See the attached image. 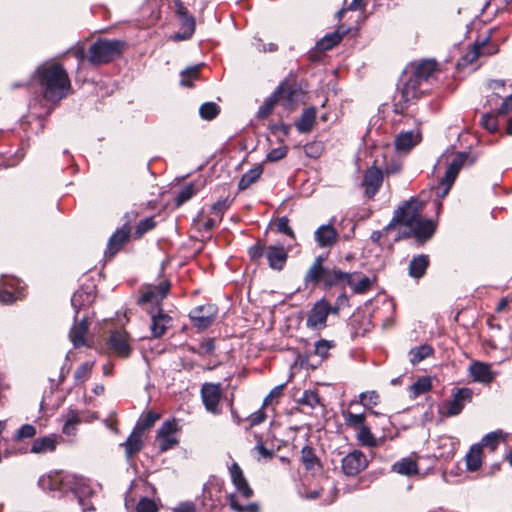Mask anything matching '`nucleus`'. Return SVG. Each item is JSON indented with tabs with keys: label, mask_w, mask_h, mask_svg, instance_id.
I'll use <instances>...</instances> for the list:
<instances>
[{
	"label": "nucleus",
	"mask_w": 512,
	"mask_h": 512,
	"mask_svg": "<svg viewBox=\"0 0 512 512\" xmlns=\"http://www.w3.org/2000/svg\"><path fill=\"white\" fill-rule=\"evenodd\" d=\"M473 392L469 388H459L453 394V398L449 400L445 404L446 415L447 416H456L458 415L462 409L464 408L467 402H470L472 399Z\"/></svg>",
	"instance_id": "9b49d317"
},
{
	"label": "nucleus",
	"mask_w": 512,
	"mask_h": 512,
	"mask_svg": "<svg viewBox=\"0 0 512 512\" xmlns=\"http://www.w3.org/2000/svg\"><path fill=\"white\" fill-rule=\"evenodd\" d=\"M347 274L348 273L342 272L337 268L329 269L326 267L322 282L328 287L346 284Z\"/></svg>",
	"instance_id": "72a5a7b5"
},
{
	"label": "nucleus",
	"mask_w": 512,
	"mask_h": 512,
	"mask_svg": "<svg viewBox=\"0 0 512 512\" xmlns=\"http://www.w3.org/2000/svg\"><path fill=\"white\" fill-rule=\"evenodd\" d=\"M419 130L399 133L395 138V148L401 152H408L421 141Z\"/></svg>",
	"instance_id": "aec40b11"
},
{
	"label": "nucleus",
	"mask_w": 512,
	"mask_h": 512,
	"mask_svg": "<svg viewBox=\"0 0 512 512\" xmlns=\"http://www.w3.org/2000/svg\"><path fill=\"white\" fill-rule=\"evenodd\" d=\"M179 431L176 420L165 421L157 431L156 440L162 452L167 451L178 444L177 434Z\"/></svg>",
	"instance_id": "6e6552de"
},
{
	"label": "nucleus",
	"mask_w": 512,
	"mask_h": 512,
	"mask_svg": "<svg viewBox=\"0 0 512 512\" xmlns=\"http://www.w3.org/2000/svg\"><path fill=\"white\" fill-rule=\"evenodd\" d=\"M338 307L331 308L325 300L318 301L311 309L307 318V327L315 330L323 329L326 326L328 315L337 313Z\"/></svg>",
	"instance_id": "0eeeda50"
},
{
	"label": "nucleus",
	"mask_w": 512,
	"mask_h": 512,
	"mask_svg": "<svg viewBox=\"0 0 512 512\" xmlns=\"http://www.w3.org/2000/svg\"><path fill=\"white\" fill-rule=\"evenodd\" d=\"M287 152L288 148L286 146L274 148L267 154L266 159L269 162H276L283 159L287 155Z\"/></svg>",
	"instance_id": "052dcab7"
},
{
	"label": "nucleus",
	"mask_w": 512,
	"mask_h": 512,
	"mask_svg": "<svg viewBox=\"0 0 512 512\" xmlns=\"http://www.w3.org/2000/svg\"><path fill=\"white\" fill-rule=\"evenodd\" d=\"M392 471L402 476L411 477L419 473V468L415 459L405 457L392 465Z\"/></svg>",
	"instance_id": "bb28decb"
},
{
	"label": "nucleus",
	"mask_w": 512,
	"mask_h": 512,
	"mask_svg": "<svg viewBox=\"0 0 512 512\" xmlns=\"http://www.w3.org/2000/svg\"><path fill=\"white\" fill-rule=\"evenodd\" d=\"M266 258L270 268L281 270L287 260V252L283 246H268L266 250Z\"/></svg>",
	"instance_id": "393cba45"
},
{
	"label": "nucleus",
	"mask_w": 512,
	"mask_h": 512,
	"mask_svg": "<svg viewBox=\"0 0 512 512\" xmlns=\"http://www.w3.org/2000/svg\"><path fill=\"white\" fill-rule=\"evenodd\" d=\"M61 437L57 435H49L34 440L31 446V452L41 454L46 452H53L56 449Z\"/></svg>",
	"instance_id": "a878e982"
},
{
	"label": "nucleus",
	"mask_w": 512,
	"mask_h": 512,
	"mask_svg": "<svg viewBox=\"0 0 512 512\" xmlns=\"http://www.w3.org/2000/svg\"><path fill=\"white\" fill-rule=\"evenodd\" d=\"M228 500L230 507L237 512H259V507L255 503H251L245 506L240 505L235 494H230L228 496Z\"/></svg>",
	"instance_id": "49530a36"
},
{
	"label": "nucleus",
	"mask_w": 512,
	"mask_h": 512,
	"mask_svg": "<svg viewBox=\"0 0 512 512\" xmlns=\"http://www.w3.org/2000/svg\"><path fill=\"white\" fill-rule=\"evenodd\" d=\"M469 373L475 382L483 384L491 383L496 376V373L491 370L489 364L478 361L473 362L469 366Z\"/></svg>",
	"instance_id": "f3484780"
},
{
	"label": "nucleus",
	"mask_w": 512,
	"mask_h": 512,
	"mask_svg": "<svg viewBox=\"0 0 512 512\" xmlns=\"http://www.w3.org/2000/svg\"><path fill=\"white\" fill-rule=\"evenodd\" d=\"M195 193L194 186L189 184L185 186L176 197V205L180 206L186 201H188Z\"/></svg>",
	"instance_id": "bf43d9fd"
},
{
	"label": "nucleus",
	"mask_w": 512,
	"mask_h": 512,
	"mask_svg": "<svg viewBox=\"0 0 512 512\" xmlns=\"http://www.w3.org/2000/svg\"><path fill=\"white\" fill-rule=\"evenodd\" d=\"M436 70V62L425 60L415 69L414 75L404 84L403 88L395 96L394 112L402 114L408 107V104L418 97V86L421 81L427 80Z\"/></svg>",
	"instance_id": "7ed1b4c3"
},
{
	"label": "nucleus",
	"mask_w": 512,
	"mask_h": 512,
	"mask_svg": "<svg viewBox=\"0 0 512 512\" xmlns=\"http://www.w3.org/2000/svg\"><path fill=\"white\" fill-rule=\"evenodd\" d=\"M263 173V168L261 165H257L246 172L240 179L238 187L240 190L247 189L250 185H252Z\"/></svg>",
	"instance_id": "58836bf2"
},
{
	"label": "nucleus",
	"mask_w": 512,
	"mask_h": 512,
	"mask_svg": "<svg viewBox=\"0 0 512 512\" xmlns=\"http://www.w3.org/2000/svg\"><path fill=\"white\" fill-rule=\"evenodd\" d=\"M229 473H230L232 483L235 486V488L237 489V491L239 493H241V495L244 498L249 499L252 496L253 491L250 488V486L243 474L242 469L236 462H233L229 466Z\"/></svg>",
	"instance_id": "4468645a"
},
{
	"label": "nucleus",
	"mask_w": 512,
	"mask_h": 512,
	"mask_svg": "<svg viewBox=\"0 0 512 512\" xmlns=\"http://www.w3.org/2000/svg\"><path fill=\"white\" fill-rule=\"evenodd\" d=\"M345 423L358 430L361 426H365V414H354L350 411H344L342 413Z\"/></svg>",
	"instance_id": "37998d69"
},
{
	"label": "nucleus",
	"mask_w": 512,
	"mask_h": 512,
	"mask_svg": "<svg viewBox=\"0 0 512 512\" xmlns=\"http://www.w3.org/2000/svg\"><path fill=\"white\" fill-rule=\"evenodd\" d=\"M301 460L305 465L306 469H311L314 467L317 458L314 455L313 449L309 446H304L301 450Z\"/></svg>",
	"instance_id": "5fc2aeb1"
},
{
	"label": "nucleus",
	"mask_w": 512,
	"mask_h": 512,
	"mask_svg": "<svg viewBox=\"0 0 512 512\" xmlns=\"http://www.w3.org/2000/svg\"><path fill=\"white\" fill-rule=\"evenodd\" d=\"M216 309L212 305L199 306L190 313V318L194 325L200 329H205L212 324L215 319Z\"/></svg>",
	"instance_id": "ddd939ff"
},
{
	"label": "nucleus",
	"mask_w": 512,
	"mask_h": 512,
	"mask_svg": "<svg viewBox=\"0 0 512 512\" xmlns=\"http://www.w3.org/2000/svg\"><path fill=\"white\" fill-rule=\"evenodd\" d=\"M357 439L362 445L367 447H375L377 445V440L367 425L361 426L357 430Z\"/></svg>",
	"instance_id": "79ce46f5"
},
{
	"label": "nucleus",
	"mask_w": 512,
	"mask_h": 512,
	"mask_svg": "<svg viewBox=\"0 0 512 512\" xmlns=\"http://www.w3.org/2000/svg\"><path fill=\"white\" fill-rule=\"evenodd\" d=\"M109 345L121 357H127L131 352L129 336L125 331L113 332L109 338Z\"/></svg>",
	"instance_id": "a211bd4d"
},
{
	"label": "nucleus",
	"mask_w": 512,
	"mask_h": 512,
	"mask_svg": "<svg viewBox=\"0 0 512 512\" xmlns=\"http://www.w3.org/2000/svg\"><path fill=\"white\" fill-rule=\"evenodd\" d=\"M428 263H429L428 257L425 255H420L418 257L413 258L409 264L410 276L413 278L422 277L426 272Z\"/></svg>",
	"instance_id": "f704fd0d"
},
{
	"label": "nucleus",
	"mask_w": 512,
	"mask_h": 512,
	"mask_svg": "<svg viewBox=\"0 0 512 512\" xmlns=\"http://www.w3.org/2000/svg\"><path fill=\"white\" fill-rule=\"evenodd\" d=\"M129 236L130 227L128 224H124L121 228L117 229L108 241L106 255L113 257L117 252L121 250Z\"/></svg>",
	"instance_id": "6ab92c4d"
},
{
	"label": "nucleus",
	"mask_w": 512,
	"mask_h": 512,
	"mask_svg": "<svg viewBox=\"0 0 512 512\" xmlns=\"http://www.w3.org/2000/svg\"><path fill=\"white\" fill-rule=\"evenodd\" d=\"M481 123L483 127L490 132H495L497 130V120L491 114L483 115Z\"/></svg>",
	"instance_id": "e2e57ef3"
},
{
	"label": "nucleus",
	"mask_w": 512,
	"mask_h": 512,
	"mask_svg": "<svg viewBox=\"0 0 512 512\" xmlns=\"http://www.w3.org/2000/svg\"><path fill=\"white\" fill-rule=\"evenodd\" d=\"M22 292L20 281L13 277L3 276L0 279V302L4 304L13 303L21 298Z\"/></svg>",
	"instance_id": "1a4fd4ad"
},
{
	"label": "nucleus",
	"mask_w": 512,
	"mask_h": 512,
	"mask_svg": "<svg viewBox=\"0 0 512 512\" xmlns=\"http://www.w3.org/2000/svg\"><path fill=\"white\" fill-rule=\"evenodd\" d=\"M266 250L267 247H265L264 245L256 244L250 247L248 252L251 259L257 260L264 255L266 256Z\"/></svg>",
	"instance_id": "69168bd1"
},
{
	"label": "nucleus",
	"mask_w": 512,
	"mask_h": 512,
	"mask_svg": "<svg viewBox=\"0 0 512 512\" xmlns=\"http://www.w3.org/2000/svg\"><path fill=\"white\" fill-rule=\"evenodd\" d=\"M199 65L189 67L181 73V84L190 87L192 84L190 80L196 79L199 73Z\"/></svg>",
	"instance_id": "4d7b16f0"
},
{
	"label": "nucleus",
	"mask_w": 512,
	"mask_h": 512,
	"mask_svg": "<svg viewBox=\"0 0 512 512\" xmlns=\"http://www.w3.org/2000/svg\"><path fill=\"white\" fill-rule=\"evenodd\" d=\"M298 402L302 405L314 408L316 405L319 404V397L315 392L306 390L304 391L302 397L299 399Z\"/></svg>",
	"instance_id": "13d9d810"
},
{
	"label": "nucleus",
	"mask_w": 512,
	"mask_h": 512,
	"mask_svg": "<svg viewBox=\"0 0 512 512\" xmlns=\"http://www.w3.org/2000/svg\"><path fill=\"white\" fill-rule=\"evenodd\" d=\"M142 432L134 429L131 435L127 438L122 445L125 447L127 457L138 453L143 447Z\"/></svg>",
	"instance_id": "7c9ffc66"
},
{
	"label": "nucleus",
	"mask_w": 512,
	"mask_h": 512,
	"mask_svg": "<svg viewBox=\"0 0 512 512\" xmlns=\"http://www.w3.org/2000/svg\"><path fill=\"white\" fill-rule=\"evenodd\" d=\"M66 483L78 498L82 511H92L94 507L89 501H87V498L91 497L95 492L90 485V481L81 476H70L66 478Z\"/></svg>",
	"instance_id": "423d86ee"
},
{
	"label": "nucleus",
	"mask_w": 512,
	"mask_h": 512,
	"mask_svg": "<svg viewBox=\"0 0 512 512\" xmlns=\"http://www.w3.org/2000/svg\"><path fill=\"white\" fill-rule=\"evenodd\" d=\"M36 434V429L34 426L30 424L23 425L18 431H17V439H24V438H31Z\"/></svg>",
	"instance_id": "0e129e2a"
},
{
	"label": "nucleus",
	"mask_w": 512,
	"mask_h": 512,
	"mask_svg": "<svg viewBox=\"0 0 512 512\" xmlns=\"http://www.w3.org/2000/svg\"><path fill=\"white\" fill-rule=\"evenodd\" d=\"M346 284L354 293L361 294L371 288L373 280L359 272H353L347 274Z\"/></svg>",
	"instance_id": "b1692460"
},
{
	"label": "nucleus",
	"mask_w": 512,
	"mask_h": 512,
	"mask_svg": "<svg viewBox=\"0 0 512 512\" xmlns=\"http://www.w3.org/2000/svg\"><path fill=\"white\" fill-rule=\"evenodd\" d=\"M157 507L153 500L149 498H143L137 504V512H156Z\"/></svg>",
	"instance_id": "680f3d73"
},
{
	"label": "nucleus",
	"mask_w": 512,
	"mask_h": 512,
	"mask_svg": "<svg viewBox=\"0 0 512 512\" xmlns=\"http://www.w3.org/2000/svg\"><path fill=\"white\" fill-rule=\"evenodd\" d=\"M94 300L91 292L85 290L76 291L71 298V305L75 309V319L77 320L83 308L89 306Z\"/></svg>",
	"instance_id": "c85d7f7f"
},
{
	"label": "nucleus",
	"mask_w": 512,
	"mask_h": 512,
	"mask_svg": "<svg viewBox=\"0 0 512 512\" xmlns=\"http://www.w3.org/2000/svg\"><path fill=\"white\" fill-rule=\"evenodd\" d=\"M433 349L428 345H421L410 350L411 363L417 364L432 353Z\"/></svg>",
	"instance_id": "c03bdc74"
},
{
	"label": "nucleus",
	"mask_w": 512,
	"mask_h": 512,
	"mask_svg": "<svg viewBox=\"0 0 512 512\" xmlns=\"http://www.w3.org/2000/svg\"><path fill=\"white\" fill-rule=\"evenodd\" d=\"M334 346L335 344L333 343V341L321 339L315 343L314 352L316 355L324 359L328 356L329 350Z\"/></svg>",
	"instance_id": "864d4df0"
},
{
	"label": "nucleus",
	"mask_w": 512,
	"mask_h": 512,
	"mask_svg": "<svg viewBox=\"0 0 512 512\" xmlns=\"http://www.w3.org/2000/svg\"><path fill=\"white\" fill-rule=\"evenodd\" d=\"M158 418H159L158 414L153 413V412H148L140 419V421L137 423L135 429L143 433L145 430L152 427Z\"/></svg>",
	"instance_id": "8fccbe9b"
},
{
	"label": "nucleus",
	"mask_w": 512,
	"mask_h": 512,
	"mask_svg": "<svg viewBox=\"0 0 512 512\" xmlns=\"http://www.w3.org/2000/svg\"><path fill=\"white\" fill-rule=\"evenodd\" d=\"M466 464L469 471H476L482 464V448L480 444H474L466 455Z\"/></svg>",
	"instance_id": "c9c22d12"
},
{
	"label": "nucleus",
	"mask_w": 512,
	"mask_h": 512,
	"mask_svg": "<svg viewBox=\"0 0 512 512\" xmlns=\"http://www.w3.org/2000/svg\"><path fill=\"white\" fill-rule=\"evenodd\" d=\"M383 181L382 171L377 167H370L364 175L363 185L365 192L369 197H373Z\"/></svg>",
	"instance_id": "412c9836"
},
{
	"label": "nucleus",
	"mask_w": 512,
	"mask_h": 512,
	"mask_svg": "<svg viewBox=\"0 0 512 512\" xmlns=\"http://www.w3.org/2000/svg\"><path fill=\"white\" fill-rule=\"evenodd\" d=\"M38 485L43 490L58 491L62 489L63 485H67L66 479H64L59 473H50L46 476L40 477Z\"/></svg>",
	"instance_id": "cd10ccee"
},
{
	"label": "nucleus",
	"mask_w": 512,
	"mask_h": 512,
	"mask_svg": "<svg viewBox=\"0 0 512 512\" xmlns=\"http://www.w3.org/2000/svg\"><path fill=\"white\" fill-rule=\"evenodd\" d=\"M170 322L171 318L163 312L152 315L151 333L153 337L158 338L162 336L170 325Z\"/></svg>",
	"instance_id": "c756f323"
},
{
	"label": "nucleus",
	"mask_w": 512,
	"mask_h": 512,
	"mask_svg": "<svg viewBox=\"0 0 512 512\" xmlns=\"http://www.w3.org/2000/svg\"><path fill=\"white\" fill-rule=\"evenodd\" d=\"M342 39V34L338 31L333 32L324 36L318 43L317 48L321 51H326L332 49L335 45H337Z\"/></svg>",
	"instance_id": "a19ab883"
},
{
	"label": "nucleus",
	"mask_w": 512,
	"mask_h": 512,
	"mask_svg": "<svg viewBox=\"0 0 512 512\" xmlns=\"http://www.w3.org/2000/svg\"><path fill=\"white\" fill-rule=\"evenodd\" d=\"M155 225L156 223L153 217H147L141 220L136 226L134 237L137 239L141 238L145 233L152 230L155 227Z\"/></svg>",
	"instance_id": "09e8293b"
},
{
	"label": "nucleus",
	"mask_w": 512,
	"mask_h": 512,
	"mask_svg": "<svg viewBox=\"0 0 512 512\" xmlns=\"http://www.w3.org/2000/svg\"><path fill=\"white\" fill-rule=\"evenodd\" d=\"M432 387L430 377H422L409 387L410 397L416 398L421 394L428 392Z\"/></svg>",
	"instance_id": "ea45409f"
},
{
	"label": "nucleus",
	"mask_w": 512,
	"mask_h": 512,
	"mask_svg": "<svg viewBox=\"0 0 512 512\" xmlns=\"http://www.w3.org/2000/svg\"><path fill=\"white\" fill-rule=\"evenodd\" d=\"M182 32L176 33L173 36L175 41H182L189 39L195 31V19L192 16L181 18Z\"/></svg>",
	"instance_id": "e433bc0d"
},
{
	"label": "nucleus",
	"mask_w": 512,
	"mask_h": 512,
	"mask_svg": "<svg viewBox=\"0 0 512 512\" xmlns=\"http://www.w3.org/2000/svg\"><path fill=\"white\" fill-rule=\"evenodd\" d=\"M323 258L321 256L317 257L312 264V266L309 268L305 275V281L307 283H318L320 281H323L324 273L326 270V267H323Z\"/></svg>",
	"instance_id": "473e14b6"
},
{
	"label": "nucleus",
	"mask_w": 512,
	"mask_h": 512,
	"mask_svg": "<svg viewBox=\"0 0 512 512\" xmlns=\"http://www.w3.org/2000/svg\"><path fill=\"white\" fill-rule=\"evenodd\" d=\"M512 111V94L507 96L498 109L500 115H507Z\"/></svg>",
	"instance_id": "774afa93"
},
{
	"label": "nucleus",
	"mask_w": 512,
	"mask_h": 512,
	"mask_svg": "<svg viewBox=\"0 0 512 512\" xmlns=\"http://www.w3.org/2000/svg\"><path fill=\"white\" fill-rule=\"evenodd\" d=\"M359 397L360 403L369 410L376 406L379 401V395L375 391L363 392Z\"/></svg>",
	"instance_id": "3c124183"
},
{
	"label": "nucleus",
	"mask_w": 512,
	"mask_h": 512,
	"mask_svg": "<svg viewBox=\"0 0 512 512\" xmlns=\"http://www.w3.org/2000/svg\"><path fill=\"white\" fill-rule=\"evenodd\" d=\"M201 395L206 409L217 414L218 404L221 398V386L215 383H205L201 388Z\"/></svg>",
	"instance_id": "f8f14e48"
},
{
	"label": "nucleus",
	"mask_w": 512,
	"mask_h": 512,
	"mask_svg": "<svg viewBox=\"0 0 512 512\" xmlns=\"http://www.w3.org/2000/svg\"><path fill=\"white\" fill-rule=\"evenodd\" d=\"M501 438H502L501 431L490 432L482 438L481 443H479V444L481 445V448L483 446H485V447L490 448L493 451L497 448Z\"/></svg>",
	"instance_id": "de8ad7c7"
},
{
	"label": "nucleus",
	"mask_w": 512,
	"mask_h": 512,
	"mask_svg": "<svg viewBox=\"0 0 512 512\" xmlns=\"http://www.w3.org/2000/svg\"><path fill=\"white\" fill-rule=\"evenodd\" d=\"M278 103L277 98L275 97V94L273 93L272 96L267 98L263 105L258 110V117L259 118H265L267 117L273 110L274 106Z\"/></svg>",
	"instance_id": "6e6d98bb"
},
{
	"label": "nucleus",
	"mask_w": 512,
	"mask_h": 512,
	"mask_svg": "<svg viewBox=\"0 0 512 512\" xmlns=\"http://www.w3.org/2000/svg\"><path fill=\"white\" fill-rule=\"evenodd\" d=\"M421 204L417 200L405 202L395 212L391 222L386 226L385 231L389 232L397 225L404 226L408 231H399L396 240L414 236L419 242L431 238L435 231V224L432 220L420 217Z\"/></svg>",
	"instance_id": "f257e3e1"
},
{
	"label": "nucleus",
	"mask_w": 512,
	"mask_h": 512,
	"mask_svg": "<svg viewBox=\"0 0 512 512\" xmlns=\"http://www.w3.org/2000/svg\"><path fill=\"white\" fill-rule=\"evenodd\" d=\"M315 240L319 247H332L337 239L338 233L331 224L321 225L314 233Z\"/></svg>",
	"instance_id": "4be33fe9"
},
{
	"label": "nucleus",
	"mask_w": 512,
	"mask_h": 512,
	"mask_svg": "<svg viewBox=\"0 0 512 512\" xmlns=\"http://www.w3.org/2000/svg\"><path fill=\"white\" fill-rule=\"evenodd\" d=\"M82 419L80 413L76 410H69L65 415V423L62 428L63 434L67 436H75L77 426L81 423Z\"/></svg>",
	"instance_id": "2f4dec72"
},
{
	"label": "nucleus",
	"mask_w": 512,
	"mask_h": 512,
	"mask_svg": "<svg viewBox=\"0 0 512 512\" xmlns=\"http://www.w3.org/2000/svg\"><path fill=\"white\" fill-rule=\"evenodd\" d=\"M274 94L284 108L290 110L295 106L298 93L287 82L281 83Z\"/></svg>",
	"instance_id": "5701e85b"
},
{
	"label": "nucleus",
	"mask_w": 512,
	"mask_h": 512,
	"mask_svg": "<svg viewBox=\"0 0 512 512\" xmlns=\"http://www.w3.org/2000/svg\"><path fill=\"white\" fill-rule=\"evenodd\" d=\"M214 349H215L214 340L207 339L201 343L198 353L200 355H210L213 353Z\"/></svg>",
	"instance_id": "338daca9"
},
{
	"label": "nucleus",
	"mask_w": 512,
	"mask_h": 512,
	"mask_svg": "<svg viewBox=\"0 0 512 512\" xmlns=\"http://www.w3.org/2000/svg\"><path fill=\"white\" fill-rule=\"evenodd\" d=\"M123 48V43L117 40H99L91 45L88 60L93 65H100L112 61L118 57Z\"/></svg>",
	"instance_id": "20e7f679"
},
{
	"label": "nucleus",
	"mask_w": 512,
	"mask_h": 512,
	"mask_svg": "<svg viewBox=\"0 0 512 512\" xmlns=\"http://www.w3.org/2000/svg\"><path fill=\"white\" fill-rule=\"evenodd\" d=\"M316 118V110L314 108H308L304 110L301 118L296 123V128L299 132L305 133L312 129Z\"/></svg>",
	"instance_id": "4c0bfd02"
},
{
	"label": "nucleus",
	"mask_w": 512,
	"mask_h": 512,
	"mask_svg": "<svg viewBox=\"0 0 512 512\" xmlns=\"http://www.w3.org/2000/svg\"><path fill=\"white\" fill-rule=\"evenodd\" d=\"M219 109L213 102H207L201 105L199 113L203 119L211 120L217 116Z\"/></svg>",
	"instance_id": "603ef678"
},
{
	"label": "nucleus",
	"mask_w": 512,
	"mask_h": 512,
	"mask_svg": "<svg viewBox=\"0 0 512 512\" xmlns=\"http://www.w3.org/2000/svg\"><path fill=\"white\" fill-rule=\"evenodd\" d=\"M36 78L44 98L53 103L66 97L71 87L66 71L56 63H45L38 67Z\"/></svg>",
	"instance_id": "f03ea898"
},
{
	"label": "nucleus",
	"mask_w": 512,
	"mask_h": 512,
	"mask_svg": "<svg viewBox=\"0 0 512 512\" xmlns=\"http://www.w3.org/2000/svg\"><path fill=\"white\" fill-rule=\"evenodd\" d=\"M170 284L167 281L161 282L155 287H148L138 300L139 304H159L168 293Z\"/></svg>",
	"instance_id": "dca6fc26"
},
{
	"label": "nucleus",
	"mask_w": 512,
	"mask_h": 512,
	"mask_svg": "<svg viewBox=\"0 0 512 512\" xmlns=\"http://www.w3.org/2000/svg\"><path fill=\"white\" fill-rule=\"evenodd\" d=\"M93 366L94 362L82 363L74 373L75 381L77 383H84L90 377Z\"/></svg>",
	"instance_id": "a18cd8bd"
},
{
	"label": "nucleus",
	"mask_w": 512,
	"mask_h": 512,
	"mask_svg": "<svg viewBox=\"0 0 512 512\" xmlns=\"http://www.w3.org/2000/svg\"><path fill=\"white\" fill-rule=\"evenodd\" d=\"M368 465L365 454L361 451L354 450L342 459V470L348 476L357 475Z\"/></svg>",
	"instance_id": "9d476101"
},
{
	"label": "nucleus",
	"mask_w": 512,
	"mask_h": 512,
	"mask_svg": "<svg viewBox=\"0 0 512 512\" xmlns=\"http://www.w3.org/2000/svg\"><path fill=\"white\" fill-rule=\"evenodd\" d=\"M88 326L86 314L81 317L79 316L77 320L74 318V325L70 330L69 338L75 348L86 345L85 335L88 331Z\"/></svg>",
	"instance_id": "2eb2a0df"
},
{
	"label": "nucleus",
	"mask_w": 512,
	"mask_h": 512,
	"mask_svg": "<svg viewBox=\"0 0 512 512\" xmlns=\"http://www.w3.org/2000/svg\"><path fill=\"white\" fill-rule=\"evenodd\" d=\"M465 161L466 154L458 153L448 163L447 169L445 171V176L434 188V193L438 198H444L448 194Z\"/></svg>",
	"instance_id": "39448f33"
}]
</instances>
